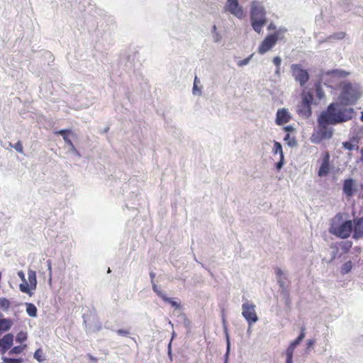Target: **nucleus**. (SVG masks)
Listing matches in <instances>:
<instances>
[{"label":"nucleus","instance_id":"f257e3e1","mask_svg":"<svg viewBox=\"0 0 363 363\" xmlns=\"http://www.w3.org/2000/svg\"><path fill=\"white\" fill-rule=\"evenodd\" d=\"M340 103L330 104L319 116L322 122L335 125L351 120L354 116V109L342 107Z\"/></svg>","mask_w":363,"mask_h":363},{"label":"nucleus","instance_id":"f03ea898","mask_svg":"<svg viewBox=\"0 0 363 363\" xmlns=\"http://www.w3.org/2000/svg\"><path fill=\"white\" fill-rule=\"evenodd\" d=\"M340 87L341 91L338 99L342 105H353L362 95L361 87L357 84L344 82L341 84Z\"/></svg>","mask_w":363,"mask_h":363},{"label":"nucleus","instance_id":"7ed1b4c3","mask_svg":"<svg viewBox=\"0 0 363 363\" xmlns=\"http://www.w3.org/2000/svg\"><path fill=\"white\" fill-rule=\"evenodd\" d=\"M329 231L333 235L340 238H347L350 236L352 231V220L343 221V215L337 213L331 220Z\"/></svg>","mask_w":363,"mask_h":363},{"label":"nucleus","instance_id":"20e7f679","mask_svg":"<svg viewBox=\"0 0 363 363\" xmlns=\"http://www.w3.org/2000/svg\"><path fill=\"white\" fill-rule=\"evenodd\" d=\"M250 18L253 29L259 33L267 22L265 9L259 2L256 1L252 2Z\"/></svg>","mask_w":363,"mask_h":363},{"label":"nucleus","instance_id":"39448f33","mask_svg":"<svg viewBox=\"0 0 363 363\" xmlns=\"http://www.w3.org/2000/svg\"><path fill=\"white\" fill-rule=\"evenodd\" d=\"M18 276L21 278L23 283L19 285L20 291L23 293L28 294L30 296H33V290H35L37 287V279L36 273L34 270L29 269L28 272V283L25 277L23 272L19 271Z\"/></svg>","mask_w":363,"mask_h":363},{"label":"nucleus","instance_id":"423d86ee","mask_svg":"<svg viewBox=\"0 0 363 363\" xmlns=\"http://www.w3.org/2000/svg\"><path fill=\"white\" fill-rule=\"evenodd\" d=\"M313 101L312 94L308 92L303 94L302 100L298 106L297 112L299 115L308 118L311 116V104Z\"/></svg>","mask_w":363,"mask_h":363},{"label":"nucleus","instance_id":"0eeeda50","mask_svg":"<svg viewBox=\"0 0 363 363\" xmlns=\"http://www.w3.org/2000/svg\"><path fill=\"white\" fill-rule=\"evenodd\" d=\"M255 308L256 306L250 301H246L242 305V315L247 322L249 326H251L252 324L258 320Z\"/></svg>","mask_w":363,"mask_h":363},{"label":"nucleus","instance_id":"6e6552de","mask_svg":"<svg viewBox=\"0 0 363 363\" xmlns=\"http://www.w3.org/2000/svg\"><path fill=\"white\" fill-rule=\"evenodd\" d=\"M292 75L298 82L301 86H304L309 80V74L306 69L301 67V65L293 64L291 66Z\"/></svg>","mask_w":363,"mask_h":363},{"label":"nucleus","instance_id":"1a4fd4ad","mask_svg":"<svg viewBox=\"0 0 363 363\" xmlns=\"http://www.w3.org/2000/svg\"><path fill=\"white\" fill-rule=\"evenodd\" d=\"M277 40V33H275L271 35H268L259 46L258 52L262 55L270 50L276 45Z\"/></svg>","mask_w":363,"mask_h":363},{"label":"nucleus","instance_id":"9d476101","mask_svg":"<svg viewBox=\"0 0 363 363\" xmlns=\"http://www.w3.org/2000/svg\"><path fill=\"white\" fill-rule=\"evenodd\" d=\"M225 8L230 13L240 19L245 17V13L242 7L239 5L238 0H227Z\"/></svg>","mask_w":363,"mask_h":363},{"label":"nucleus","instance_id":"9b49d317","mask_svg":"<svg viewBox=\"0 0 363 363\" xmlns=\"http://www.w3.org/2000/svg\"><path fill=\"white\" fill-rule=\"evenodd\" d=\"M318 134L319 135V140L328 139L330 138L333 135V130L331 128L328 127V125H330L329 123H323L321 121V118L318 117Z\"/></svg>","mask_w":363,"mask_h":363},{"label":"nucleus","instance_id":"f8f14e48","mask_svg":"<svg viewBox=\"0 0 363 363\" xmlns=\"http://www.w3.org/2000/svg\"><path fill=\"white\" fill-rule=\"evenodd\" d=\"M330 157L328 152L323 153L322 163L318 170L319 177H325L330 172Z\"/></svg>","mask_w":363,"mask_h":363},{"label":"nucleus","instance_id":"ddd939ff","mask_svg":"<svg viewBox=\"0 0 363 363\" xmlns=\"http://www.w3.org/2000/svg\"><path fill=\"white\" fill-rule=\"evenodd\" d=\"M291 116L285 108L278 109L277 112L276 123L279 125L285 124L291 120Z\"/></svg>","mask_w":363,"mask_h":363},{"label":"nucleus","instance_id":"4468645a","mask_svg":"<svg viewBox=\"0 0 363 363\" xmlns=\"http://www.w3.org/2000/svg\"><path fill=\"white\" fill-rule=\"evenodd\" d=\"M13 335L8 333L0 339V347L3 352L7 351L13 345Z\"/></svg>","mask_w":363,"mask_h":363},{"label":"nucleus","instance_id":"2eb2a0df","mask_svg":"<svg viewBox=\"0 0 363 363\" xmlns=\"http://www.w3.org/2000/svg\"><path fill=\"white\" fill-rule=\"evenodd\" d=\"M354 238H363V216L354 221Z\"/></svg>","mask_w":363,"mask_h":363},{"label":"nucleus","instance_id":"dca6fc26","mask_svg":"<svg viewBox=\"0 0 363 363\" xmlns=\"http://www.w3.org/2000/svg\"><path fill=\"white\" fill-rule=\"evenodd\" d=\"M354 182L352 179H345L343 183L344 194H345L347 196H352L354 192Z\"/></svg>","mask_w":363,"mask_h":363},{"label":"nucleus","instance_id":"f3484780","mask_svg":"<svg viewBox=\"0 0 363 363\" xmlns=\"http://www.w3.org/2000/svg\"><path fill=\"white\" fill-rule=\"evenodd\" d=\"M152 289L157 294V295L160 296L161 298H162V300H164V301L170 303L172 306L177 305L174 301L167 297L164 293L161 290L160 287L158 286L157 284H152Z\"/></svg>","mask_w":363,"mask_h":363},{"label":"nucleus","instance_id":"a211bd4d","mask_svg":"<svg viewBox=\"0 0 363 363\" xmlns=\"http://www.w3.org/2000/svg\"><path fill=\"white\" fill-rule=\"evenodd\" d=\"M13 321L9 318L0 319V331H8L12 326Z\"/></svg>","mask_w":363,"mask_h":363},{"label":"nucleus","instance_id":"6ab92c4d","mask_svg":"<svg viewBox=\"0 0 363 363\" xmlns=\"http://www.w3.org/2000/svg\"><path fill=\"white\" fill-rule=\"evenodd\" d=\"M305 330H306L305 326H302L301 328L300 335L296 340H294L292 342H291V344L289 345L296 348V347L297 345H298L301 343V342L303 340V339L305 337V336H306Z\"/></svg>","mask_w":363,"mask_h":363},{"label":"nucleus","instance_id":"aec40b11","mask_svg":"<svg viewBox=\"0 0 363 363\" xmlns=\"http://www.w3.org/2000/svg\"><path fill=\"white\" fill-rule=\"evenodd\" d=\"M26 312L30 317H36L37 315V308L31 303H27L26 304Z\"/></svg>","mask_w":363,"mask_h":363},{"label":"nucleus","instance_id":"412c9836","mask_svg":"<svg viewBox=\"0 0 363 363\" xmlns=\"http://www.w3.org/2000/svg\"><path fill=\"white\" fill-rule=\"evenodd\" d=\"M33 357L38 362H43L45 359V356L42 348L35 350Z\"/></svg>","mask_w":363,"mask_h":363},{"label":"nucleus","instance_id":"4be33fe9","mask_svg":"<svg viewBox=\"0 0 363 363\" xmlns=\"http://www.w3.org/2000/svg\"><path fill=\"white\" fill-rule=\"evenodd\" d=\"M295 348L289 345L286 351V363H293V355Z\"/></svg>","mask_w":363,"mask_h":363},{"label":"nucleus","instance_id":"5701e85b","mask_svg":"<svg viewBox=\"0 0 363 363\" xmlns=\"http://www.w3.org/2000/svg\"><path fill=\"white\" fill-rule=\"evenodd\" d=\"M11 306V302L6 298H0V308L7 311Z\"/></svg>","mask_w":363,"mask_h":363},{"label":"nucleus","instance_id":"b1692460","mask_svg":"<svg viewBox=\"0 0 363 363\" xmlns=\"http://www.w3.org/2000/svg\"><path fill=\"white\" fill-rule=\"evenodd\" d=\"M284 140L286 142L288 145L290 147H294L296 145V140L294 136H291L289 133H287L284 137Z\"/></svg>","mask_w":363,"mask_h":363},{"label":"nucleus","instance_id":"393cba45","mask_svg":"<svg viewBox=\"0 0 363 363\" xmlns=\"http://www.w3.org/2000/svg\"><path fill=\"white\" fill-rule=\"evenodd\" d=\"M273 152H274V154L279 153L280 155V157H281V159H283L284 154H283V151H282V147H281V145L279 142H276V141L274 142Z\"/></svg>","mask_w":363,"mask_h":363},{"label":"nucleus","instance_id":"a878e982","mask_svg":"<svg viewBox=\"0 0 363 363\" xmlns=\"http://www.w3.org/2000/svg\"><path fill=\"white\" fill-rule=\"evenodd\" d=\"M26 345H19L13 347L9 352L10 354H20L26 348Z\"/></svg>","mask_w":363,"mask_h":363},{"label":"nucleus","instance_id":"bb28decb","mask_svg":"<svg viewBox=\"0 0 363 363\" xmlns=\"http://www.w3.org/2000/svg\"><path fill=\"white\" fill-rule=\"evenodd\" d=\"M352 268V264L351 261L345 262L342 267V273L347 274L351 271Z\"/></svg>","mask_w":363,"mask_h":363},{"label":"nucleus","instance_id":"cd10ccee","mask_svg":"<svg viewBox=\"0 0 363 363\" xmlns=\"http://www.w3.org/2000/svg\"><path fill=\"white\" fill-rule=\"evenodd\" d=\"M27 339V333L23 331L19 332L16 335V341L18 342H23Z\"/></svg>","mask_w":363,"mask_h":363},{"label":"nucleus","instance_id":"c85d7f7f","mask_svg":"<svg viewBox=\"0 0 363 363\" xmlns=\"http://www.w3.org/2000/svg\"><path fill=\"white\" fill-rule=\"evenodd\" d=\"M273 62L274 64L276 65L277 67V70H276V72L277 73H279V71H280V65H281V59L280 57L279 56H277V57H274V59H273Z\"/></svg>","mask_w":363,"mask_h":363},{"label":"nucleus","instance_id":"c756f323","mask_svg":"<svg viewBox=\"0 0 363 363\" xmlns=\"http://www.w3.org/2000/svg\"><path fill=\"white\" fill-rule=\"evenodd\" d=\"M346 35V33L345 32H340L337 33H334L333 35H331V38L336 39V40H342L343 39Z\"/></svg>","mask_w":363,"mask_h":363},{"label":"nucleus","instance_id":"7c9ffc66","mask_svg":"<svg viewBox=\"0 0 363 363\" xmlns=\"http://www.w3.org/2000/svg\"><path fill=\"white\" fill-rule=\"evenodd\" d=\"M13 147L18 152L22 153L23 152V145L21 141H18Z\"/></svg>","mask_w":363,"mask_h":363},{"label":"nucleus","instance_id":"2f4dec72","mask_svg":"<svg viewBox=\"0 0 363 363\" xmlns=\"http://www.w3.org/2000/svg\"><path fill=\"white\" fill-rule=\"evenodd\" d=\"M252 54L250 55L248 57L244 59V60H240L238 62V65L240 66V67H242L244 65H246L247 64L249 63L250 59L252 58Z\"/></svg>","mask_w":363,"mask_h":363},{"label":"nucleus","instance_id":"473e14b6","mask_svg":"<svg viewBox=\"0 0 363 363\" xmlns=\"http://www.w3.org/2000/svg\"><path fill=\"white\" fill-rule=\"evenodd\" d=\"M342 146L347 150H352L354 148V145L350 141L344 142Z\"/></svg>","mask_w":363,"mask_h":363},{"label":"nucleus","instance_id":"72a5a7b5","mask_svg":"<svg viewBox=\"0 0 363 363\" xmlns=\"http://www.w3.org/2000/svg\"><path fill=\"white\" fill-rule=\"evenodd\" d=\"M117 334L121 336H128L130 335V330L126 329H118L116 331Z\"/></svg>","mask_w":363,"mask_h":363},{"label":"nucleus","instance_id":"f704fd0d","mask_svg":"<svg viewBox=\"0 0 363 363\" xmlns=\"http://www.w3.org/2000/svg\"><path fill=\"white\" fill-rule=\"evenodd\" d=\"M21 361V360L20 359L8 358V357L4 358V362L5 363H20Z\"/></svg>","mask_w":363,"mask_h":363},{"label":"nucleus","instance_id":"c9c22d12","mask_svg":"<svg viewBox=\"0 0 363 363\" xmlns=\"http://www.w3.org/2000/svg\"><path fill=\"white\" fill-rule=\"evenodd\" d=\"M315 344L314 340H308L306 343V350H309Z\"/></svg>","mask_w":363,"mask_h":363},{"label":"nucleus","instance_id":"e433bc0d","mask_svg":"<svg viewBox=\"0 0 363 363\" xmlns=\"http://www.w3.org/2000/svg\"><path fill=\"white\" fill-rule=\"evenodd\" d=\"M64 140L65 142L70 147H72V148H74V145H73V143L71 141V140L68 138L67 135H64Z\"/></svg>","mask_w":363,"mask_h":363},{"label":"nucleus","instance_id":"4c0bfd02","mask_svg":"<svg viewBox=\"0 0 363 363\" xmlns=\"http://www.w3.org/2000/svg\"><path fill=\"white\" fill-rule=\"evenodd\" d=\"M57 134L61 135L64 137V135H67V134L70 133L69 130H60L57 133Z\"/></svg>","mask_w":363,"mask_h":363},{"label":"nucleus","instance_id":"58836bf2","mask_svg":"<svg viewBox=\"0 0 363 363\" xmlns=\"http://www.w3.org/2000/svg\"><path fill=\"white\" fill-rule=\"evenodd\" d=\"M283 164H284V158L281 159V157H280V160L276 164L277 169H280L282 167Z\"/></svg>","mask_w":363,"mask_h":363},{"label":"nucleus","instance_id":"ea45409f","mask_svg":"<svg viewBox=\"0 0 363 363\" xmlns=\"http://www.w3.org/2000/svg\"><path fill=\"white\" fill-rule=\"evenodd\" d=\"M47 264H48V269L49 270V274H50V275H51V273H52V262H51V260L48 259L47 261Z\"/></svg>","mask_w":363,"mask_h":363},{"label":"nucleus","instance_id":"a19ab883","mask_svg":"<svg viewBox=\"0 0 363 363\" xmlns=\"http://www.w3.org/2000/svg\"><path fill=\"white\" fill-rule=\"evenodd\" d=\"M284 130L286 132H291V131H293L294 129L291 125H287L284 128Z\"/></svg>","mask_w":363,"mask_h":363},{"label":"nucleus","instance_id":"79ce46f5","mask_svg":"<svg viewBox=\"0 0 363 363\" xmlns=\"http://www.w3.org/2000/svg\"><path fill=\"white\" fill-rule=\"evenodd\" d=\"M150 278H151V283H152V285L153 284H155V280H154V279H155V274L154 272H150Z\"/></svg>","mask_w":363,"mask_h":363},{"label":"nucleus","instance_id":"37998d69","mask_svg":"<svg viewBox=\"0 0 363 363\" xmlns=\"http://www.w3.org/2000/svg\"><path fill=\"white\" fill-rule=\"evenodd\" d=\"M338 73V71L337 70H333L331 72H328V74H332V75H336Z\"/></svg>","mask_w":363,"mask_h":363},{"label":"nucleus","instance_id":"c03bdc74","mask_svg":"<svg viewBox=\"0 0 363 363\" xmlns=\"http://www.w3.org/2000/svg\"><path fill=\"white\" fill-rule=\"evenodd\" d=\"M345 245H347L345 248L349 249L351 247L352 243L350 242H347Z\"/></svg>","mask_w":363,"mask_h":363},{"label":"nucleus","instance_id":"a18cd8bd","mask_svg":"<svg viewBox=\"0 0 363 363\" xmlns=\"http://www.w3.org/2000/svg\"><path fill=\"white\" fill-rule=\"evenodd\" d=\"M277 275H281L282 274V271L280 269H277Z\"/></svg>","mask_w":363,"mask_h":363},{"label":"nucleus","instance_id":"49530a36","mask_svg":"<svg viewBox=\"0 0 363 363\" xmlns=\"http://www.w3.org/2000/svg\"><path fill=\"white\" fill-rule=\"evenodd\" d=\"M361 161L363 162V148L361 149Z\"/></svg>","mask_w":363,"mask_h":363},{"label":"nucleus","instance_id":"de8ad7c7","mask_svg":"<svg viewBox=\"0 0 363 363\" xmlns=\"http://www.w3.org/2000/svg\"><path fill=\"white\" fill-rule=\"evenodd\" d=\"M196 81H197V77H196V78H195V80H194V89H196Z\"/></svg>","mask_w":363,"mask_h":363},{"label":"nucleus","instance_id":"09e8293b","mask_svg":"<svg viewBox=\"0 0 363 363\" xmlns=\"http://www.w3.org/2000/svg\"><path fill=\"white\" fill-rule=\"evenodd\" d=\"M361 121L363 122V112L362 113V116H361Z\"/></svg>","mask_w":363,"mask_h":363}]
</instances>
